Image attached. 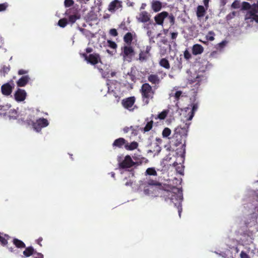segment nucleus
<instances>
[{"label":"nucleus","mask_w":258,"mask_h":258,"mask_svg":"<svg viewBox=\"0 0 258 258\" xmlns=\"http://www.w3.org/2000/svg\"><path fill=\"white\" fill-rule=\"evenodd\" d=\"M189 125L185 123L183 127L178 126L174 130V133L170 139V147L177 153L183 156L185 154V142Z\"/></svg>","instance_id":"1"},{"label":"nucleus","mask_w":258,"mask_h":258,"mask_svg":"<svg viewBox=\"0 0 258 258\" xmlns=\"http://www.w3.org/2000/svg\"><path fill=\"white\" fill-rule=\"evenodd\" d=\"M175 189L177 190V193L175 191L164 189L162 185L159 197H163L165 201L170 200L174 203L178 210V214L180 217L182 210L181 205L183 199L182 191L179 188H175Z\"/></svg>","instance_id":"2"},{"label":"nucleus","mask_w":258,"mask_h":258,"mask_svg":"<svg viewBox=\"0 0 258 258\" xmlns=\"http://www.w3.org/2000/svg\"><path fill=\"white\" fill-rule=\"evenodd\" d=\"M141 185L143 186L144 193L146 195L153 198L159 197L162 183L158 180L148 178Z\"/></svg>","instance_id":"3"},{"label":"nucleus","mask_w":258,"mask_h":258,"mask_svg":"<svg viewBox=\"0 0 258 258\" xmlns=\"http://www.w3.org/2000/svg\"><path fill=\"white\" fill-rule=\"evenodd\" d=\"M143 102L146 105L149 103L150 100L154 98L155 91L148 83L143 84L140 89Z\"/></svg>","instance_id":"4"},{"label":"nucleus","mask_w":258,"mask_h":258,"mask_svg":"<svg viewBox=\"0 0 258 258\" xmlns=\"http://www.w3.org/2000/svg\"><path fill=\"white\" fill-rule=\"evenodd\" d=\"M121 50L120 55L122 56L123 60L128 62H131L135 55L133 47L131 45H124L121 47Z\"/></svg>","instance_id":"5"},{"label":"nucleus","mask_w":258,"mask_h":258,"mask_svg":"<svg viewBox=\"0 0 258 258\" xmlns=\"http://www.w3.org/2000/svg\"><path fill=\"white\" fill-rule=\"evenodd\" d=\"M34 115L31 112H26L24 114H21L19 121H21L22 123L29 126H33L34 123Z\"/></svg>","instance_id":"6"},{"label":"nucleus","mask_w":258,"mask_h":258,"mask_svg":"<svg viewBox=\"0 0 258 258\" xmlns=\"http://www.w3.org/2000/svg\"><path fill=\"white\" fill-rule=\"evenodd\" d=\"M205 80L206 77L205 76L195 73L193 76H189L188 82L191 85L195 84L194 86L198 89L201 83Z\"/></svg>","instance_id":"7"},{"label":"nucleus","mask_w":258,"mask_h":258,"mask_svg":"<svg viewBox=\"0 0 258 258\" xmlns=\"http://www.w3.org/2000/svg\"><path fill=\"white\" fill-rule=\"evenodd\" d=\"M120 159V157H118L117 158L118 167L120 169L129 168L133 167L136 164L130 155H126L122 161H121Z\"/></svg>","instance_id":"8"},{"label":"nucleus","mask_w":258,"mask_h":258,"mask_svg":"<svg viewBox=\"0 0 258 258\" xmlns=\"http://www.w3.org/2000/svg\"><path fill=\"white\" fill-rule=\"evenodd\" d=\"M82 56L85 58L88 63L95 66L99 62L101 61V58L98 53H92L88 55L86 53L82 54Z\"/></svg>","instance_id":"9"},{"label":"nucleus","mask_w":258,"mask_h":258,"mask_svg":"<svg viewBox=\"0 0 258 258\" xmlns=\"http://www.w3.org/2000/svg\"><path fill=\"white\" fill-rule=\"evenodd\" d=\"M49 124L48 121L44 118H40L37 119L33 124V128L37 132H40L42 128L47 126Z\"/></svg>","instance_id":"10"},{"label":"nucleus","mask_w":258,"mask_h":258,"mask_svg":"<svg viewBox=\"0 0 258 258\" xmlns=\"http://www.w3.org/2000/svg\"><path fill=\"white\" fill-rule=\"evenodd\" d=\"M151 50V46H147L145 50H142L140 51L139 55L138 60L140 62L146 61L149 57L151 56L150 51Z\"/></svg>","instance_id":"11"},{"label":"nucleus","mask_w":258,"mask_h":258,"mask_svg":"<svg viewBox=\"0 0 258 258\" xmlns=\"http://www.w3.org/2000/svg\"><path fill=\"white\" fill-rule=\"evenodd\" d=\"M11 84H12L10 83H7L2 86L1 91L3 95L9 96L12 93L13 89L14 88V84L12 81H11Z\"/></svg>","instance_id":"12"},{"label":"nucleus","mask_w":258,"mask_h":258,"mask_svg":"<svg viewBox=\"0 0 258 258\" xmlns=\"http://www.w3.org/2000/svg\"><path fill=\"white\" fill-rule=\"evenodd\" d=\"M244 20L245 21L250 20V22H255L258 24V11L254 10L247 11L245 15Z\"/></svg>","instance_id":"13"},{"label":"nucleus","mask_w":258,"mask_h":258,"mask_svg":"<svg viewBox=\"0 0 258 258\" xmlns=\"http://www.w3.org/2000/svg\"><path fill=\"white\" fill-rule=\"evenodd\" d=\"M198 108V104L197 103H191L189 104L187 107L184 108L186 112L190 110L188 113L189 116L187 118L188 120H190L192 119L195 115V113L197 110Z\"/></svg>","instance_id":"14"},{"label":"nucleus","mask_w":258,"mask_h":258,"mask_svg":"<svg viewBox=\"0 0 258 258\" xmlns=\"http://www.w3.org/2000/svg\"><path fill=\"white\" fill-rule=\"evenodd\" d=\"M122 2L119 0H113L109 5L108 10L110 12H114L120 8H121Z\"/></svg>","instance_id":"15"},{"label":"nucleus","mask_w":258,"mask_h":258,"mask_svg":"<svg viewBox=\"0 0 258 258\" xmlns=\"http://www.w3.org/2000/svg\"><path fill=\"white\" fill-rule=\"evenodd\" d=\"M135 100L136 99L134 96L128 97L122 100V105L125 108L131 110V108L134 104Z\"/></svg>","instance_id":"16"},{"label":"nucleus","mask_w":258,"mask_h":258,"mask_svg":"<svg viewBox=\"0 0 258 258\" xmlns=\"http://www.w3.org/2000/svg\"><path fill=\"white\" fill-rule=\"evenodd\" d=\"M26 95L25 90L21 89H18L14 94L15 99L18 102L24 101L26 99Z\"/></svg>","instance_id":"17"},{"label":"nucleus","mask_w":258,"mask_h":258,"mask_svg":"<svg viewBox=\"0 0 258 258\" xmlns=\"http://www.w3.org/2000/svg\"><path fill=\"white\" fill-rule=\"evenodd\" d=\"M168 16V12L164 11L156 15L154 17V20L157 24L163 25L164 19Z\"/></svg>","instance_id":"18"},{"label":"nucleus","mask_w":258,"mask_h":258,"mask_svg":"<svg viewBox=\"0 0 258 258\" xmlns=\"http://www.w3.org/2000/svg\"><path fill=\"white\" fill-rule=\"evenodd\" d=\"M151 15L146 11L140 12L137 19L139 22L142 23H146L150 21Z\"/></svg>","instance_id":"19"},{"label":"nucleus","mask_w":258,"mask_h":258,"mask_svg":"<svg viewBox=\"0 0 258 258\" xmlns=\"http://www.w3.org/2000/svg\"><path fill=\"white\" fill-rule=\"evenodd\" d=\"M126 144V140L123 138H119L115 140L112 143V147L113 149L116 148H125V146Z\"/></svg>","instance_id":"20"},{"label":"nucleus","mask_w":258,"mask_h":258,"mask_svg":"<svg viewBox=\"0 0 258 258\" xmlns=\"http://www.w3.org/2000/svg\"><path fill=\"white\" fill-rule=\"evenodd\" d=\"M147 79L152 85H159L161 82L159 77L157 74H150L148 76Z\"/></svg>","instance_id":"21"},{"label":"nucleus","mask_w":258,"mask_h":258,"mask_svg":"<svg viewBox=\"0 0 258 258\" xmlns=\"http://www.w3.org/2000/svg\"><path fill=\"white\" fill-rule=\"evenodd\" d=\"M204 51V48L199 44H195L192 47V53L194 55H197L202 53Z\"/></svg>","instance_id":"22"},{"label":"nucleus","mask_w":258,"mask_h":258,"mask_svg":"<svg viewBox=\"0 0 258 258\" xmlns=\"http://www.w3.org/2000/svg\"><path fill=\"white\" fill-rule=\"evenodd\" d=\"M30 77L28 75L22 77L17 82V84L18 87H24L28 83L30 80Z\"/></svg>","instance_id":"23"},{"label":"nucleus","mask_w":258,"mask_h":258,"mask_svg":"<svg viewBox=\"0 0 258 258\" xmlns=\"http://www.w3.org/2000/svg\"><path fill=\"white\" fill-rule=\"evenodd\" d=\"M151 8L154 12H158L162 9V3L158 1L153 0L151 3Z\"/></svg>","instance_id":"24"},{"label":"nucleus","mask_w":258,"mask_h":258,"mask_svg":"<svg viewBox=\"0 0 258 258\" xmlns=\"http://www.w3.org/2000/svg\"><path fill=\"white\" fill-rule=\"evenodd\" d=\"M138 143L136 141H134L130 143L126 141V145L125 146V149L126 150L132 151L136 149L138 147Z\"/></svg>","instance_id":"25"},{"label":"nucleus","mask_w":258,"mask_h":258,"mask_svg":"<svg viewBox=\"0 0 258 258\" xmlns=\"http://www.w3.org/2000/svg\"><path fill=\"white\" fill-rule=\"evenodd\" d=\"M206 14V10L204 6H199L197 7V16L198 18H201L204 16Z\"/></svg>","instance_id":"26"},{"label":"nucleus","mask_w":258,"mask_h":258,"mask_svg":"<svg viewBox=\"0 0 258 258\" xmlns=\"http://www.w3.org/2000/svg\"><path fill=\"white\" fill-rule=\"evenodd\" d=\"M253 8V4L250 5L249 3L246 2H243L241 5V11H252Z\"/></svg>","instance_id":"27"},{"label":"nucleus","mask_w":258,"mask_h":258,"mask_svg":"<svg viewBox=\"0 0 258 258\" xmlns=\"http://www.w3.org/2000/svg\"><path fill=\"white\" fill-rule=\"evenodd\" d=\"M133 39V35L131 32H127L123 37V41L127 45H131Z\"/></svg>","instance_id":"28"},{"label":"nucleus","mask_w":258,"mask_h":258,"mask_svg":"<svg viewBox=\"0 0 258 258\" xmlns=\"http://www.w3.org/2000/svg\"><path fill=\"white\" fill-rule=\"evenodd\" d=\"M159 64L160 66L166 69H169L170 68V65L169 62V61L167 59L165 58H163L161 59L159 61Z\"/></svg>","instance_id":"29"},{"label":"nucleus","mask_w":258,"mask_h":258,"mask_svg":"<svg viewBox=\"0 0 258 258\" xmlns=\"http://www.w3.org/2000/svg\"><path fill=\"white\" fill-rule=\"evenodd\" d=\"M145 175L146 176H147V175L157 176V172L154 167H150L146 169V170L145 172Z\"/></svg>","instance_id":"30"},{"label":"nucleus","mask_w":258,"mask_h":258,"mask_svg":"<svg viewBox=\"0 0 258 258\" xmlns=\"http://www.w3.org/2000/svg\"><path fill=\"white\" fill-rule=\"evenodd\" d=\"M13 243L16 245V246L18 248H24L25 247V243L21 240L15 238L13 240Z\"/></svg>","instance_id":"31"},{"label":"nucleus","mask_w":258,"mask_h":258,"mask_svg":"<svg viewBox=\"0 0 258 258\" xmlns=\"http://www.w3.org/2000/svg\"><path fill=\"white\" fill-rule=\"evenodd\" d=\"M34 252V248L31 247H28L26 248V249L23 251V254L27 257L30 256L32 255Z\"/></svg>","instance_id":"32"},{"label":"nucleus","mask_w":258,"mask_h":258,"mask_svg":"<svg viewBox=\"0 0 258 258\" xmlns=\"http://www.w3.org/2000/svg\"><path fill=\"white\" fill-rule=\"evenodd\" d=\"M80 18V16L79 14L71 15L69 16V21L71 23H74L77 20Z\"/></svg>","instance_id":"33"},{"label":"nucleus","mask_w":258,"mask_h":258,"mask_svg":"<svg viewBox=\"0 0 258 258\" xmlns=\"http://www.w3.org/2000/svg\"><path fill=\"white\" fill-rule=\"evenodd\" d=\"M153 120H151L150 121H148L146 125H145V126L143 128V131L144 132H149V131H150L152 127H153Z\"/></svg>","instance_id":"34"},{"label":"nucleus","mask_w":258,"mask_h":258,"mask_svg":"<svg viewBox=\"0 0 258 258\" xmlns=\"http://www.w3.org/2000/svg\"><path fill=\"white\" fill-rule=\"evenodd\" d=\"M168 112V110H164L158 114V118L160 119H164L166 117Z\"/></svg>","instance_id":"35"},{"label":"nucleus","mask_w":258,"mask_h":258,"mask_svg":"<svg viewBox=\"0 0 258 258\" xmlns=\"http://www.w3.org/2000/svg\"><path fill=\"white\" fill-rule=\"evenodd\" d=\"M68 24L67 19L66 18H63L60 19L58 22V25L59 27L61 28L65 27Z\"/></svg>","instance_id":"36"},{"label":"nucleus","mask_w":258,"mask_h":258,"mask_svg":"<svg viewBox=\"0 0 258 258\" xmlns=\"http://www.w3.org/2000/svg\"><path fill=\"white\" fill-rule=\"evenodd\" d=\"M171 130L168 127H165L162 132V136L163 138H167L171 134Z\"/></svg>","instance_id":"37"},{"label":"nucleus","mask_w":258,"mask_h":258,"mask_svg":"<svg viewBox=\"0 0 258 258\" xmlns=\"http://www.w3.org/2000/svg\"><path fill=\"white\" fill-rule=\"evenodd\" d=\"M182 92L181 91H177L174 95L170 94L171 96H173L175 101H178L180 97L181 96Z\"/></svg>","instance_id":"38"},{"label":"nucleus","mask_w":258,"mask_h":258,"mask_svg":"<svg viewBox=\"0 0 258 258\" xmlns=\"http://www.w3.org/2000/svg\"><path fill=\"white\" fill-rule=\"evenodd\" d=\"M109 94L114 97L115 102L116 103L119 102L120 97L116 92L112 90L111 92H109Z\"/></svg>","instance_id":"39"},{"label":"nucleus","mask_w":258,"mask_h":258,"mask_svg":"<svg viewBox=\"0 0 258 258\" xmlns=\"http://www.w3.org/2000/svg\"><path fill=\"white\" fill-rule=\"evenodd\" d=\"M119 29L124 31H128V29L125 21H122L119 26Z\"/></svg>","instance_id":"40"},{"label":"nucleus","mask_w":258,"mask_h":258,"mask_svg":"<svg viewBox=\"0 0 258 258\" xmlns=\"http://www.w3.org/2000/svg\"><path fill=\"white\" fill-rule=\"evenodd\" d=\"M214 33L213 31H210L206 36V39L209 41H213L214 40Z\"/></svg>","instance_id":"41"},{"label":"nucleus","mask_w":258,"mask_h":258,"mask_svg":"<svg viewBox=\"0 0 258 258\" xmlns=\"http://www.w3.org/2000/svg\"><path fill=\"white\" fill-rule=\"evenodd\" d=\"M240 6L239 1L237 0L234 1V2L232 4L231 7L234 9H238L239 8Z\"/></svg>","instance_id":"42"},{"label":"nucleus","mask_w":258,"mask_h":258,"mask_svg":"<svg viewBox=\"0 0 258 258\" xmlns=\"http://www.w3.org/2000/svg\"><path fill=\"white\" fill-rule=\"evenodd\" d=\"M8 4L7 3H4L0 4V12L5 11L8 7Z\"/></svg>","instance_id":"43"},{"label":"nucleus","mask_w":258,"mask_h":258,"mask_svg":"<svg viewBox=\"0 0 258 258\" xmlns=\"http://www.w3.org/2000/svg\"><path fill=\"white\" fill-rule=\"evenodd\" d=\"M107 43L109 47L112 49H115L117 47V44L114 41L108 40Z\"/></svg>","instance_id":"44"},{"label":"nucleus","mask_w":258,"mask_h":258,"mask_svg":"<svg viewBox=\"0 0 258 258\" xmlns=\"http://www.w3.org/2000/svg\"><path fill=\"white\" fill-rule=\"evenodd\" d=\"M74 4V1L73 0H65L64 6L66 7H70L73 6Z\"/></svg>","instance_id":"45"},{"label":"nucleus","mask_w":258,"mask_h":258,"mask_svg":"<svg viewBox=\"0 0 258 258\" xmlns=\"http://www.w3.org/2000/svg\"><path fill=\"white\" fill-rule=\"evenodd\" d=\"M184 58L188 60L190 59L191 57V55L189 52L187 50H185L184 52Z\"/></svg>","instance_id":"46"},{"label":"nucleus","mask_w":258,"mask_h":258,"mask_svg":"<svg viewBox=\"0 0 258 258\" xmlns=\"http://www.w3.org/2000/svg\"><path fill=\"white\" fill-rule=\"evenodd\" d=\"M109 34L113 36H116L118 35V33L115 29H111L109 31Z\"/></svg>","instance_id":"47"},{"label":"nucleus","mask_w":258,"mask_h":258,"mask_svg":"<svg viewBox=\"0 0 258 258\" xmlns=\"http://www.w3.org/2000/svg\"><path fill=\"white\" fill-rule=\"evenodd\" d=\"M0 242L1 244L5 246L8 243L7 240L3 236H0Z\"/></svg>","instance_id":"48"},{"label":"nucleus","mask_w":258,"mask_h":258,"mask_svg":"<svg viewBox=\"0 0 258 258\" xmlns=\"http://www.w3.org/2000/svg\"><path fill=\"white\" fill-rule=\"evenodd\" d=\"M168 19L169 20V22L171 24V25H174V24L175 23V18H174V16L172 15L169 16Z\"/></svg>","instance_id":"49"},{"label":"nucleus","mask_w":258,"mask_h":258,"mask_svg":"<svg viewBox=\"0 0 258 258\" xmlns=\"http://www.w3.org/2000/svg\"><path fill=\"white\" fill-rule=\"evenodd\" d=\"M130 127H132V128H130V131H132V134L134 135H137L138 126H131Z\"/></svg>","instance_id":"50"},{"label":"nucleus","mask_w":258,"mask_h":258,"mask_svg":"<svg viewBox=\"0 0 258 258\" xmlns=\"http://www.w3.org/2000/svg\"><path fill=\"white\" fill-rule=\"evenodd\" d=\"M176 170L178 173H179L180 174H183V167L178 166L176 167Z\"/></svg>","instance_id":"51"},{"label":"nucleus","mask_w":258,"mask_h":258,"mask_svg":"<svg viewBox=\"0 0 258 258\" xmlns=\"http://www.w3.org/2000/svg\"><path fill=\"white\" fill-rule=\"evenodd\" d=\"M241 258H250L249 256L244 251H242L240 253Z\"/></svg>","instance_id":"52"},{"label":"nucleus","mask_w":258,"mask_h":258,"mask_svg":"<svg viewBox=\"0 0 258 258\" xmlns=\"http://www.w3.org/2000/svg\"><path fill=\"white\" fill-rule=\"evenodd\" d=\"M236 15V12H232V13L229 14L227 16V19H231L233 18L234 17H235Z\"/></svg>","instance_id":"53"},{"label":"nucleus","mask_w":258,"mask_h":258,"mask_svg":"<svg viewBox=\"0 0 258 258\" xmlns=\"http://www.w3.org/2000/svg\"><path fill=\"white\" fill-rule=\"evenodd\" d=\"M28 72V71H26V70H23V69H21V70H19L18 71V74L20 75H25V74H27Z\"/></svg>","instance_id":"54"},{"label":"nucleus","mask_w":258,"mask_h":258,"mask_svg":"<svg viewBox=\"0 0 258 258\" xmlns=\"http://www.w3.org/2000/svg\"><path fill=\"white\" fill-rule=\"evenodd\" d=\"M178 35L177 32H172L171 33V38L172 39H175Z\"/></svg>","instance_id":"55"},{"label":"nucleus","mask_w":258,"mask_h":258,"mask_svg":"<svg viewBox=\"0 0 258 258\" xmlns=\"http://www.w3.org/2000/svg\"><path fill=\"white\" fill-rule=\"evenodd\" d=\"M254 10L256 11H258V1L256 3L253 4V8L252 11Z\"/></svg>","instance_id":"56"},{"label":"nucleus","mask_w":258,"mask_h":258,"mask_svg":"<svg viewBox=\"0 0 258 258\" xmlns=\"http://www.w3.org/2000/svg\"><path fill=\"white\" fill-rule=\"evenodd\" d=\"M11 112H12V113L13 114H14V115H12L11 116L10 114L9 115V116L10 117H14V118H16V116L15 115L17 114V111L15 110H11L10 111H9V113H10Z\"/></svg>","instance_id":"57"},{"label":"nucleus","mask_w":258,"mask_h":258,"mask_svg":"<svg viewBox=\"0 0 258 258\" xmlns=\"http://www.w3.org/2000/svg\"><path fill=\"white\" fill-rule=\"evenodd\" d=\"M132 127H127L126 126L123 128V131L124 133H127L130 131V128H132Z\"/></svg>","instance_id":"58"},{"label":"nucleus","mask_w":258,"mask_h":258,"mask_svg":"<svg viewBox=\"0 0 258 258\" xmlns=\"http://www.w3.org/2000/svg\"><path fill=\"white\" fill-rule=\"evenodd\" d=\"M226 44V41H223L219 43L218 44V45H219L220 47L223 48L224 46H225Z\"/></svg>","instance_id":"59"},{"label":"nucleus","mask_w":258,"mask_h":258,"mask_svg":"<svg viewBox=\"0 0 258 258\" xmlns=\"http://www.w3.org/2000/svg\"><path fill=\"white\" fill-rule=\"evenodd\" d=\"M8 106H4L0 104V111H5L7 110V108H8Z\"/></svg>","instance_id":"60"},{"label":"nucleus","mask_w":258,"mask_h":258,"mask_svg":"<svg viewBox=\"0 0 258 258\" xmlns=\"http://www.w3.org/2000/svg\"><path fill=\"white\" fill-rule=\"evenodd\" d=\"M34 258H43V255L41 253H36V255Z\"/></svg>","instance_id":"61"},{"label":"nucleus","mask_w":258,"mask_h":258,"mask_svg":"<svg viewBox=\"0 0 258 258\" xmlns=\"http://www.w3.org/2000/svg\"><path fill=\"white\" fill-rule=\"evenodd\" d=\"M209 1L210 0H203L204 4L207 8L209 7Z\"/></svg>","instance_id":"62"},{"label":"nucleus","mask_w":258,"mask_h":258,"mask_svg":"<svg viewBox=\"0 0 258 258\" xmlns=\"http://www.w3.org/2000/svg\"><path fill=\"white\" fill-rule=\"evenodd\" d=\"M161 43H162L163 44H164L165 45L167 44V43H168L167 39L166 38H164L163 39H161Z\"/></svg>","instance_id":"63"},{"label":"nucleus","mask_w":258,"mask_h":258,"mask_svg":"<svg viewBox=\"0 0 258 258\" xmlns=\"http://www.w3.org/2000/svg\"><path fill=\"white\" fill-rule=\"evenodd\" d=\"M86 51L87 53H91L93 51V49L91 47H87L86 49Z\"/></svg>","instance_id":"64"}]
</instances>
